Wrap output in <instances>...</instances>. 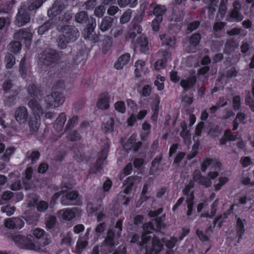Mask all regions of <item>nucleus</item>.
<instances>
[{"label": "nucleus", "instance_id": "f257e3e1", "mask_svg": "<svg viewBox=\"0 0 254 254\" xmlns=\"http://www.w3.org/2000/svg\"><path fill=\"white\" fill-rule=\"evenodd\" d=\"M207 167H210L212 170H213L208 173V178L202 176L199 171H195L193 176V179L195 182L206 188L211 186L212 182L211 179H214L218 176V171L220 169L221 163L216 159L208 158L203 162L201 165L202 171H205Z\"/></svg>", "mask_w": 254, "mask_h": 254}, {"label": "nucleus", "instance_id": "f03ea898", "mask_svg": "<svg viewBox=\"0 0 254 254\" xmlns=\"http://www.w3.org/2000/svg\"><path fill=\"white\" fill-rule=\"evenodd\" d=\"M27 91L30 95L28 106L36 116L35 120H31L30 122V130L31 132H35L39 127L38 119L43 114L42 109L39 103L41 96L38 93L34 84L29 85L27 88Z\"/></svg>", "mask_w": 254, "mask_h": 254}, {"label": "nucleus", "instance_id": "7ed1b4c3", "mask_svg": "<svg viewBox=\"0 0 254 254\" xmlns=\"http://www.w3.org/2000/svg\"><path fill=\"white\" fill-rule=\"evenodd\" d=\"M162 227H164V224L161 223L160 220H156L152 223L145 224L143 226V229L145 234L142 235L141 242L138 241V236L137 235H134L130 240V242H137L138 245L143 246L151 238L150 235L151 230L155 229L157 231H160Z\"/></svg>", "mask_w": 254, "mask_h": 254}, {"label": "nucleus", "instance_id": "20e7f679", "mask_svg": "<svg viewBox=\"0 0 254 254\" xmlns=\"http://www.w3.org/2000/svg\"><path fill=\"white\" fill-rule=\"evenodd\" d=\"M12 239L15 244L21 248H25L30 250L39 251L41 247L33 242L32 236L30 235L18 234L12 236Z\"/></svg>", "mask_w": 254, "mask_h": 254}, {"label": "nucleus", "instance_id": "39448f33", "mask_svg": "<svg viewBox=\"0 0 254 254\" xmlns=\"http://www.w3.org/2000/svg\"><path fill=\"white\" fill-rule=\"evenodd\" d=\"M177 242L178 240L175 237H171L169 240L162 239L161 241L158 238L155 237L152 240L151 251L148 254H157L159 253L162 249V243L165 244L168 248L171 249L175 247Z\"/></svg>", "mask_w": 254, "mask_h": 254}, {"label": "nucleus", "instance_id": "423d86ee", "mask_svg": "<svg viewBox=\"0 0 254 254\" xmlns=\"http://www.w3.org/2000/svg\"><path fill=\"white\" fill-rule=\"evenodd\" d=\"M64 101V96L58 92H54L48 95L45 99L47 107L52 108H57L62 105Z\"/></svg>", "mask_w": 254, "mask_h": 254}, {"label": "nucleus", "instance_id": "0eeeda50", "mask_svg": "<svg viewBox=\"0 0 254 254\" xmlns=\"http://www.w3.org/2000/svg\"><path fill=\"white\" fill-rule=\"evenodd\" d=\"M81 213V210L79 208H65L60 210L57 215L59 219L70 221L76 216H79Z\"/></svg>", "mask_w": 254, "mask_h": 254}, {"label": "nucleus", "instance_id": "6e6552de", "mask_svg": "<svg viewBox=\"0 0 254 254\" xmlns=\"http://www.w3.org/2000/svg\"><path fill=\"white\" fill-rule=\"evenodd\" d=\"M66 34L60 36L57 40L58 46L61 49H64L68 43L75 41L79 36L76 30H72L70 32L66 33Z\"/></svg>", "mask_w": 254, "mask_h": 254}, {"label": "nucleus", "instance_id": "1a4fd4ad", "mask_svg": "<svg viewBox=\"0 0 254 254\" xmlns=\"http://www.w3.org/2000/svg\"><path fill=\"white\" fill-rule=\"evenodd\" d=\"M33 234L35 238L39 240V241H36L32 237L33 242L36 244L39 245L41 247V250L50 242V237L46 234L44 230L41 228H36L34 230Z\"/></svg>", "mask_w": 254, "mask_h": 254}, {"label": "nucleus", "instance_id": "9d476101", "mask_svg": "<svg viewBox=\"0 0 254 254\" xmlns=\"http://www.w3.org/2000/svg\"><path fill=\"white\" fill-rule=\"evenodd\" d=\"M122 220H119L116 223L115 226L116 234L111 230L109 231L107 237L105 240V243L107 245L113 246L116 244V238L120 237L122 231Z\"/></svg>", "mask_w": 254, "mask_h": 254}, {"label": "nucleus", "instance_id": "9b49d317", "mask_svg": "<svg viewBox=\"0 0 254 254\" xmlns=\"http://www.w3.org/2000/svg\"><path fill=\"white\" fill-rule=\"evenodd\" d=\"M193 183L190 182L189 184L185 187L183 190V194L186 196V202L188 207V211L187 214L188 216H190L191 214L192 206L193 204V193L190 189L193 187Z\"/></svg>", "mask_w": 254, "mask_h": 254}, {"label": "nucleus", "instance_id": "f8f14e48", "mask_svg": "<svg viewBox=\"0 0 254 254\" xmlns=\"http://www.w3.org/2000/svg\"><path fill=\"white\" fill-rule=\"evenodd\" d=\"M29 14L26 9V6H22L19 10L15 18V23L18 26H22L30 21Z\"/></svg>", "mask_w": 254, "mask_h": 254}, {"label": "nucleus", "instance_id": "ddd939ff", "mask_svg": "<svg viewBox=\"0 0 254 254\" xmlns=\"http://www.w3.org/2000/svg\"><path fill=\"white\" fill-rule=\"evenodd\" d=\"M170 57V55L167 51H160L156 56L152 57L154 60L156 59L157 60L155 63L154 68L155 70H159L165 67V64L168 59Z\"/></svg>", "mask_w": 254, "mask_h": 254}, {"label": "nucleus", "instance_id": "4468645a", "mask_svg": "<svg viewBox=\"0 0 254 254\" xmlns=\"http://www.w3.org/2000/svg\"><path fill=\"white\" fill-rule=\"evenodd\" d=\"M32 37V33L29 29H21L14 35L15 39L23 42L27 48L31 45Z\"/></svg>", "mask_w": 254, "mask_h": 254}, {"label": "nucleus", "instance_id": "2eb2a0df", "mask_svg": "<svg viewBox=\"0 0 254 254\" xmlns=\"http://www.w3.org/2000/svg\"><path fill=\"white\" fill-rule=\"evenodd\" d=\"M134 182V178L130 177L127 178V182L125 185L126 186L123 192H121L118 195V198L120 197H123L125 200L123 202L124 204H127L129 202V197L132 192V186Z\"/></svg>", "mask_w": 254, "mask_h": 254}, {"label": "nucleus", "instance_id": "dca6fc26", "mask_svg": "<svg viewBox=\"0 0 254 254\" xmlns=\"http://www.w3.org/2000/svg\"><path fill=\"white\" fill-rule=\"evenodd\" d=\"M60 2L61 0H58L54 4L52 8L48 11V14L50 17H53L54 16L57 17L58 14H60V16H59V20L63 22H65L69 20L71 18V16L70 14H68L64 18L63 17L64 13L61 10H60L59 8V3Z\"/></svg>", "mask_w": 254, "mask_h": 254}, {"label": "nucleus", "instance_id": "f3484780", "mask_svg": "<svg viewBox=\"0 0 254 254\" xmlns=\"http://www.w3.org/2000/svg\"><path fill=\"white\" fill-rule=\"evenodd\" d=\"M108 148L109 144L107 142L105 145L104 149L101 151L100 156L97 161V164L95 166L94 168L91 169V173H95L98 175H100L101 174V164H102L103 161L106 159L107 156Z\"/></svg>", "mask_w": 254, "mask_h": 254}, {"label": "nucleus", "instance_id": "a211bd4d", "mask_svg": "<svg viewBox=\"0 0 254 254\" xmlns=\"http://www.w3.org/2000/svg\"><path fill=\"white\" fill-rule=\"evenodd\" d=\"M35 204H36L37 210L39 212H43L48 207V204L47 202L44 201H40L38 202L35 196L32 198L29 197L27 199V202H26L23 205V207L24 208L26 206L30 207Z\"/></svg>", "mask_w": 254, "mask_h": 254}, {"label": "nucleus", "instance_id": "6ab92c4d", "mask_svg": "<svg viewBox=\"0 0 254 254\" xmlns=\"http://www.w3.org/2000/svg\"><path fill=\"white\" fill-rule=\"evenodd\" d=\"M200 39L199 34H195L189 40L188 42H185L184 46L186 50L189 52H194L198 45Z\"/></svg>", "mask_w": 254, "mask_h": 254}, {"label": "nucleus", "instance_id": "aec40b11", "mask_svg": "<svg viewBox=\"0 0 254 254\" xmlns=\"http://www.w3.org/2000/svg\"><path fill=\"white\" fill-rule=\"evenodd\" d=\"M110 96L108 93H101L98 99L96 106L101 109H107L110 107Z\"/></svg>", "mask_w": 254, "mask_h": 254}, {"label": "nucleus", "instance_id": "412c9836", "mask_svg": "<svg viewBox=\"0 0 254 254\" xmlns=\"http://www.w3.org/2000/svg\"><path fill=\"white\" fill-rule=\"evenodd\" d=\"M134 66V73L136 77H139L143 74H146L149 71L148 68L145 66V63L141 60L135 62Z\"/></svg>", "mask_w": 254, "mask_h": 254}, {"label": "nucleus", "instance_id": "4be33fe9", "mask_svg": "<svg viewBox=\"0 0 254 254\" xmlns=\"http://www.w3.org/2000/svg\"><path fill=\"white\" fill-rule=\"evenodd\" d=\"M28 113L27 109L24 107L17 108L15 113V118L20 124L24 123L27 119Z\"/></svg>", "mask_w": 254, "mask_h": 254}, {"label": "nucleus", "instance_id": "5701e85b", "mask_svg": "<svg viewBox=\"0 0 254 254\" xmlns=\"http://www.w3.org/2000/svg\"><path fill=\"white\" fill-rule=\"evenodd\" d=\"M135 48L136 50H139L142 53H146L149 50L148 41L144 36H141L137 39L135 45Z\"/></svg>", "mask_w": 254, "mask_h": 254}, {"label": "nucleus", "instance_id": "b1692460", "mask_svg": "<svg viewBox=\"0 0 254 254\" xmlns=\"http://www.w3.org/2000/svg\"><path fill=\"white\" fill-rule=\"evenodd\" d=\"M72 186V185L69 184L66 185L64 184L62 188V192L65 194L66 198L68 200H74L78 196L77 192L74 191H69Z\"/></svg>", "mask_w": 254, "mask_h": 254}, {"label": "nucleus", "instance_id": "393cba45", "mask_svg": "<svg viewBox=\"0 0 254 254\" xmlns=\"http://www.w3.org/2000/svg\"><path fill=\"white\" fill-rule=\"evenodd\" d=\"M32 173L33 170L31 167H28L24 173L23 182L25 189H29L33 187V184L30 181Z\"/></svg>", "mask_w": 254, "mask_h": 254}, {"label": "nucleus", "instance_id": "a878e982", "mask_svg": "<svg viewBox=\"0 0 254 254\" xmlns=\"http://www.w3.org/2000/svg\"><path fill=\"white\" fill-rule=\"evenodd\" d=\"M130 60V55L125 54L120 56L115 64V67L117 69H121L126 65Z\"/></svg>", "mask_w": 254, "mask_h": 254}, {"label": "nucleus", "instance_id": "bb28decb", "mask_svg": "<svg viewBox=\"0 0 254 254\" xmlns=\"http://www.w3.org/2000/svg\"><path fill=\"white\" fill-rule=\"evenodd\" d=\"M245 223V219H241L240 218H237L236 222V237L238 239L239 243L241 240L242 236L245 232L244 225Z\"/></svg>", "mask_w": 254, "mask_h": 254}, {"label": "nucleus", "instance_id": "cd10ccee", "mask_svg": "<svg viewBox=\"0 0 254 254\" xmlns=\"http://www.w3.org/2000/svg\"><path fill=\"white\" fill-rule=\"evenodd\" d=\"M140 145L141 143L140 142H136V136L132 135L128 139L127 143L124 145L125 148L127 150L133 148L134 151H136Z\"/></svg>", "mask_w": 254, "mask_h": 254}, {"label": "nucleus", "instance_id": "c85d7f7f", "mask_svg": "<svg viewBox=\"0 0 254 254\" xmlns=\"http://www.w3.org/2000/svg\"><path fill=\"white\" fill-rule=\"evenodd\" d=\"M66 120V118L65 115L64 113L61 114L57 118L54 124V128L55 129L58 131L62 130Z\"/></svg>", "mask_w": 254, "mask_h": 254}, {"label": "nucleus", "instance_id": "c756f323", "mask_svg": "<svg viewBox=\"0 0 254 254\" xmlns=\"http://www.w3.org/2000/svg\"><path fill=\"white\" fill-rule=\"evenodd\" d=\"M113 19L110 17H105L99 25V28L102 32L107 31L112 26Z\"/></svg>", "mask_w": 254, "mask_h": 254}, {"label": "nucleus", "instance_id": "7c9ffc66", "mask_svg": "<svg viewBox=\"0 0 254 254\" xmlns=\"http://www.w3.org/2000/svg\"><path fill=\"white\" fill-rule=\"evenodd\" d=\"M234 9L230 14V17L237 21H241L243 19L242 16L239 13L238 10L240 8V3L235 1L233 3Z\"/></svg>", "mask_w": 254, "mask_h": 254}, {"label": "nucleus", "instance_id": "2f4dec72", "mask_svg": "<svg viewBox=\"0 0 254 254\" xmlns=\"http://www.w3.org/2000/svg\"><path fill=\"white\" fill-rule=\"evenodd\" d=\"M150 9L153 10L154 15L156 16H160L162 17V15L166 10L165 7L164 6H159L156 4H151L150 6Z\"/></svg>", "mask_w": 254, "mask_h": 254}, {"label": "nucleus", "instance_id": "473e14b6", "mask_svg": "<svg viewBox=\"0 0 254 254\" xmlns=\"http://www.w3.org/2000/svg\"><path fill=\"white\" fill-rule=\"evenodd\" d=\"M229 179L227 176H221L219 177L218 182L214 184V187L215 191L219 190L222 187L224 186Z\"/></svg>", "mask_w": 254, "mask_h": 254}, {"label": "nucleus", "instance_id": "72a5a7b5", "mask_svg": "<svg viewBox=\"0 0 254 254\" xmlns=\"http://www.w3.org/2000/svg\"><path fill=\"white\" fill-rule=\"evenodd\" d=\"M45 58H42V60H44V63L45 64H48L50 62H53L56 59L57 56L55 51H50L48 52H46Z\"/></svg>", "mask_w": 254, "mask_h": 254}, {"label": "nucleus", "instance_id": "f704fd0d", "mask_svg": "<svg viewBox=\"0 0 254 254\" xmlns=\"http://www.w3.org/2000/svg\"><path fill=\"white\" fill-rule=\"evenodd\" d=\"M159 103H160V100L158 98H157L155 100L154 104L153 105H152V110L153 112V113L151 117V119L153 121H157V119L158 118V111H159L158 105H159Z\"/></svg>", "mask_w": 254, "mask_h": 254}, {"label": "nucleus", "instance_id": "c9c22d12", "mask_svg": "<svg viewBox=\"0 0 254 254\" xmlns=\"http://www.w3.org/2000/svg\"><path fill=\"white\" fill-rule=\"evenodd\" d=\"M114 121L113 119L108 118L106 121L103 125V129L107 132L113 131L114 128Z\"/></svg>", "mask_w": 254, "mask_h": 254}, {"label": "nucleus", "instance_id": "e433bc0d", "mask_svg": "<svg viewBox=\"0 0 254 254\" xmlns=\"http://www.w3.org/2000/svg\"><path fill=\"white\" fill-rule=\"evenodd\" d=\"M4 62L7 68H11L15 64V59L10 54H7L5 56Z\"/></svg>", "mask_w": 254, "mask_h": 254}, {"label": "nucleus", "instance_id": "4c0bfd02", "mask_svg": "<svg viewBox=\"0 0 254 254\" xmlns=\"http://www.w3.org/2000/svg\"><path fill=\"white\" fill-rule=\"evenodd\" d=\"M195 82V79L193 77L189 79L182 80L181 85L183 88L187 89L191 87Z\"/></svg>", "mask_w": 254, "mask_h": 254}, {"label": "nucleus", "instance_id": "58836bf2", "mask_svg": "<svg viewBox=\"0 0 254 254\" xmlns=\"http://www.w3.org/2000/svg\"><path fill=\"white\" fill-rule=\"evenodd\" d=\"M165 77L164 76L157 75L156 79L154 81L155 85L157 87L158 90L161 91L164 88V82L165 81Z\"/></svg>", "mask_w": 254, "mask_h": 254}, {"label": "nucleus", "instance_id": "ea45409f", "mask_svg": "<svg viewBox=\"0 0 254 254\" xmlns=\"http://www.w3.org/2000/svg\"><path fill=\"white\" fill-rule=\"evenodd\" d=\"M235 139V137L232 135L230 130H227L225 132L224 137L220 139V143L225 144L227 140L233 141Z\"/></svg>", "mask_w": 254, "mask_h": 254}, {"label": "nucleus", "instance_id": "a19ab883", "mask_svg": "<svg viewBox=\"0 0 254 254\" xmlns=\"http://www.w3.org/2000/svg\"><path fill=\"white\" fill-rule=\"evenodd\" d=\"M8 47L11 52L17 53L21 49V44L19 42H12L9 44Z\"/></svg>", "mask_w": 254, "mask_h": 254}, {"label": "nucleus", "instance_id": "79ce46f5", "mask_svg": "<svg viewBox=\"0 0 254 254\" xmlns=\"http://www.w3.org/2000/svg\"><path fill=\"white\" fill-rule=\"evenodd\" d=\"M245 119V115L243 113H238L237 115L236 119L233 122V130H236L238 128V124L237 123V121L238 120L240 123L242 124H244V120Z\"/></svg>", "mask_w": 254, "mask_h": 254}, {"label": "nucleus", "instance_id": "37998d69", "mask_svg": "<svg viewBox=\"0 0 254 254\" xmlns=\"http://www.w3.org/2000/svg\"><path fill=\"white\" fill-rule=\"evenodd\" d=\"M15 210V207L10 205H7L6 206H2L1 208V211L3 213H5L6 215L9 216L13 214Z\"/></svg>", "mask_w": 254, "mask_h": 254}, {"label": "nucleus", "instance_id": "c03bdc74", "mask_svg": "<svg viewBox=\"0 0 254 254\" xmlns=\"http://www.w3.org/2000/svg\"><path fill=\"white\" fill-rule=\"evenodd\" d=\"M87 243L86 240L79 238L76 244V253H80L86 247Z\"/></svg>", "mask_w": 254, "mask_h": 254}, {"label": "nucleus", "instance_id": "a18cd8bd", "mask_svg": "<svg viewBox=\"0 0 254 254\" xmlns=\"http://www.w3.org/2000/svg\"><path fill=\"white\" fill-rule=\"evenodd\" d=\"M211 229L209 228L204 233L200 231H197L196 233L199 238L201 241H205L208 240L209 236L210 235Z\"/></svg>", "mask_w": 254, "mask_h": 254}, {"label": "nucleus", "instance_id": "49530a36", "mask_svg": "<svg viewBox=\"0 0 254 254\" xmlns=\"http://www.w3.org/2000/svg\"><path fill=\"white\" fill-rule=\"evenodd\" d=\"M14 148L9 147L5 150V151L2 156V160L4 161L7 162L9 161L10 156L14 153Z\"/></svg>", "mask_w": 254, "mask_h": 254}, {"label": "nucleus", "instance_id": "de8ad7c7", "mask_svg": "<svg viewBox=\"0 0 254 254\" xmlns=\"http://www.w3.org/2000/svg\"><path fill=\"white\" fill-rule=\"evenodd\" d=\"M114 107L117 111L121 113H124L126 112V106L123 101L117 102L114 105Z\"/></svg>", "mask_w": 254, "mask_h": 254}, {"label": "nucleus", "instance_id": "09e8293b", "mask_svg": "<svg viewBox=\"0 0 254 254\" xmlns=\"http://www.w3.org/2000/svg\"><path fill=\"white\" fill-rule=\"evenodd\" d=\"M78 121L77 117L76 116H73L69 118L67 124L66 126V130L69 129L73 127L75 125L77 124Z\"/></svg>", "mask_w": 254, "mask_h": 254}, {"label": "nucleus", "instance_id": "8fccbe9b", "mask_svg": "<svg viewBox=\"0 0 254 254\" xmlns=\"http://www.w3.org/2000/svg\"><path fill=\"white\" fill-rule=\"evenodd\" d=\"M199 145V143L198 141H196L194 143L192 148L191 152L188 156L189 159H192L196 155Z\"/></svg>", "mask_w": 254, "mask_h": 254}, {"label": "nucleus", "instance_id": "3c124183", "mask_svg": "<svg viewBox=\"0 0 254 254\" xmlns=\"http://www.w3.org/2000/svg\"><path fill=\"white\" fill-rule=\"evenodd\" d=\"M87 15L85 12H80L76 15V20L78 23H83L87 19Z\"/></svg>", "mask_w": 254, "mask_h": 254}, {"label": "nucleus", "instance_id": "603ef678", "mask_svg": "<svg viewBox=\"0 0 254 254\" xmlns=\"http://www.w3.org/2000/svg\"><path fill=\"white\" fill-rule=\"evenodd\" d=\"M52 20V19H51ZM52 22V21H49L47 23H45L43 25H42L41 27H39L38 30V33L40 35L43 34L47 30H48L50 27V26H51V24Z\"/></svg>", "mask_w": 254, "mask_h": 254}, {"label": "nucleus", "instance_id": "864d4df0", "mask_svg": "<svg viewBox=\"0 0 254 254\" xmlns=\"http://www.w3.org/2000/svg\"><path fill=\"white\" fill-rule=\"evenodd\" d=\"M183 130L181 131L180 135L184 138L186 142L189 141L190 139V134L189 131L187 129L186 127L182 126Z\"/></svg>", "mask_w": 254, "mask_h": 254}, {"label": "nucleus", "instance_id": "5fc2aeb1", "mask_svg": "<svg viewBox=\"0 0 254 254\" xmlns=\"http://www.w3.org/2000/svg\"><path fill=\"white\" fill-rule=\"evenodd\" d=\"M42 0H35L34 2H31L28 6V10H32L39 8L42 4Z\"/></svg>", "mask_w": 254, "mask_h": 254}, {"label": "nucleus", "instance_id": "6e6d98bb", "mask_svg": "<svg viewBox=\"0 0 254 254\" xmlns=\"http://www.w3.org/2000/svg\"><path fill=\"white\" fill-rule=\"evenodd\" d=\"M106 8L103 5H100L97 7L94 11L95 15L97 17H102L105 12Z\"/></svg>", "mask_w": 254, "mask_h": 254}, {"label": "nucleus", "instance_id": "4d7b16f0", "mask_svg": "<svg viewBox=\"0 0 254 254\" xmlns=\"http://www.w3.org/2000/svg\"><path fill=\"white\" fill-rule=\"evenodd\" d=\"M56 223V218L54 216H50L47 218L46 220V227L48 229H51L54 227Z\"/></svg>", "mask_w": 254, "mask_h": 254}, {"label": "nucleus", "instance_id": "13d9d810", "mask_svg": "<svg viewBox=\"0 0 254 254\" xmlns=\"http://www.w3.org/2000/svg\"><path fill=\"white\" fill-rule=\"evenodd\" d=\"M162 19V17L158 16L153 20L152 27L154 31H157L159 29V24L161 22Z\"/></svg>", "mask_w": 254, "mask_h": 254}, {"label": "nucleus", "instance_id": "bf43d9fd", "mask_svg": "<svg viewBox=\"0 0 254 254\" xmlns=\"http://www.w3.org/2000/svg\"><path fill=\"white\" fill-rule=\"evenodd\" d=\"M15 218H8L4 221V226L9 229H15Z\"/></svg>", "mask_w": 254, "mask_h": 254}, {"label": "nucleus", "instance_id": "052dcab7", "mask_svg": "<svg viewBox=\"0 0 254 254\" xmlns=\"http://www.w3.org/2000/svg\"><path fill=\"white\" fill-rule=\"evenodd\" d=\"M130 15L131 11L130 10L126 11L120 19L121 23L124 24L127 22L130 18Z\"/></svg>", "mask_w": 254, "mask_h": 254}, {"label": "nucleus", "instance_id": "680f3d73", "mask_svg": "<svg viewBox=\"0 0 254 254\" xmlns=\"http://www.w3.org/2000/svg\"><path fill=\"white\" fill-rule=\"evenodd\" d=\"M13 196V193L9 190L4 191L1 196V199H0V205L2 204V200H8Z\"/></svg>", "mask_w": 254, "mask_h": 254}, {"label": "nucleus", "instance_id": "e2e57ef3", "mask_svg": "<svg viewBox=\"0 0 254 254\" xmlns=\"http://www.w3.org/2000/svg\"><path fill=\"white\" fill-rule=\"evenodd\" d=\"M166 35L164 34L161 35L160 36L161 40L162 41L163 44H166L170 46H172L175 44V39L173 38L170 39L169 40H167L165 38Z\"/></svg>", "mask_w": 254, "mask_h": 254}, {"label": "nucleus", "instance_id": "0e129e2a", "mask_svg": "<svg viewBox=\"0 0 254 254\" xmlns=\"http://www.w3.org/2000/svg\"><path fill=\"white\" fill-rule=\"evenodd\" d=\"M10 23V20L8 17H0V30L3 27L8 26Z\"/></svg>", "mask_w": 254, "mask_h": 254}, {"label": "nucleus", "instance_id": "69168bd1", "mask_svg": "<svg viewBox=\"0 0 254 254\" xmlns=\"http://www.w3.org/2000/svg\"><path fill=\"white\" fill-rule=\"evenodd\" d=\"M132 170V165L131 163H128L127 166L125 167V168L124 169L122 173L120 175V180L122 179V176L123 174H124V176H127L129 175L131 171Z\"/></svg>", "mask_w": 254, "mask_h": 254}, {"label": "nucleus", "instance_id": "338daca9", "mask_svg": "<svg viewBox=\"0 0 254 254\" xmlns=\"http://www.w3.org/2000/svg\"><path fill=\"white\" fill-rule=\"evenodd\" d=\"M38 216L36 215L35 216H23L24 219L29 224H35L36 222L38 220Z\"/></svg>", "mask_w": 254, "mask_h": 254}, {"label": "nucleus", "instance_id": "774afa93", "mask_svg": "<svg viewBox=\"0 0 254 254\" xmlns=\"http://www.w3.org/2000/svg\"><path fill=\"white\" fill-rule=\"evenodd\" d=\"M233 107L235 110H238L240 106L241 99L239 96H235L233 98Z\"/></svg>", "mask_w": 254, "mask_h": 254}]
</instances>
